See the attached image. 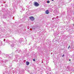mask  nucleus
Segmentation results:
<instances>
[{"mask_svg":"<svg viewBox=\"0 0 74 74\" xmlns=\"http://www.w3.org/2000/svg\"><path fill=\"white\" fill-rule=\"evenodd\" d=\"M47 3H50V2L49 1H47Z\"/></svg>","mask_w":74,"mask_h":74,"instance_id":"obj_5","label":"nucleus"},{"mask_svg":"<svg viewBox=\"0 0 74 74\" xmlns=\"http://www.w3.org/2000/svg\"><path fill=\"white\" fill-rule=\"evenodd\" d=\"M70 46H69V47L68 48V49H69V48H70Z\"/></svg>","mask_w":74,"mask_h":74,"instance_id":"obj_6","label":"nucleus"},{"mask_svg":"<svg viewBox=\"0 0 74 74\" xmlns=\"http://www.w3.org/2000/svg\"><path fill=\"white\" fill-rule=\"evenodd\" d=\"M45 13L46 14H48L49 13V10H47L45 11Z\"/></svg>","mask_w":74,"mask_h":74,"instance_id":"obj_3","label":"nucleus"},{"mask_svg":"<svg viewBox=\"0 0 74 74\" xmlns=\"http://www.w3.org/2000/svg\"><path fill=\"white\" fill-rule=\"evenodd\" d=\"M34 5L36 7H38L39 5V4L36 2H35L34 4Z\"/></svg>","mask_w":74,"mask_h":74,"instance_id":"obj_2","label":"nucleus"},{"mask_svg":"<svg viewBox=\"0 0 74 74\" xmlns=\"http://www.w3.org/2000/svg\"><path fill=\"white\" fill-rule=\"evenodd\" d=\"M29 64H30V63H29V62H28V61L26 62V64L27 65H29Z\"/></svg>","mask_w":74,"mask_h":74,"instance_id":"obj_4","label":"nucleus"},{"mask_svg":"<svg viewBox=\"0 0 74 74\" xmlns=\"http://www.w3.org/2000/svg\"><path fill=\"white\" fill-rule=\"evenodd\" d=\"M33 60V61H35V62H36V60H35L34 59Z\"/></svg>","mask_w":74,"mask_h":74,"instance_id":"obj_8","label":"nucleus"},{"mask_svg":"<svg viewBox=\"0 0 74 74\" xmlns=\"http://www.w3.org/2000/svg\"><path fill=\"white\" fill-rule=\"evenodd\" d=\"M64 55L63 54L62 56V57H64Z\"/></svg>","mask_w":74,"mask_h":74,"instance_id":"obj_7","label":"nucleus"},{"mask_svg":"<svg viewBox=\"0 0 74 74\" xmlns=\"http://www.w3.org/2000/svg\"><path fill=\"white\" fill-rule=\"evenodd\" d=\"M69 61H71V60L69 59Z\"/></svg>","mask_w":74,"mask_h":74,"instance_id":"obj_9","label":"nucleus"},{"mask_svg":"<svg viewBox=\"0 0 74 74\" xmlns=\"http://www.w3.org/2000/svg\"><path fill=\"white\" fill-rule=\"evenodd\" d=\"M29 18L31 21H34V18L33 16L29 17Z\"/></svg>","mask_w":74,"mask_h":74,"instance_id":"obj_1","label":"nucleus"},{"mask_svg":"<svg viewBox=\"0 0 74 74\" xmlns=\"http://www.w3.org/2000/svg\"><path fill=\"white\" fill-rule=\"evenodd\" d=\"M54 0H52V1H54Z\"/></svg>","mask_w":74,"mask_h":74,"instance_id":"obj_10","label":"nucleus"}]
</instances>
